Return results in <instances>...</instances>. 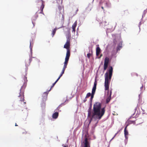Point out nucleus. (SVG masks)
Here are the masks:
<instances>
[{
    "label": "nucleus",
    "mask_w": 147,
    "mask_h": 147,
    "mask_svg": "<svg viewBox=\"0 0 147 147\" xmlns=\"http://www.w3.org/2000/svg\"><path fill=\"white\" fill-rule=\"evenodd\" d=\"M101 104L99 102H96L94 105L93 112H91V107L89 108L88 111V116L91 117V119H100L104 114L105 108L101 109Z\"/></svg>",
    "instance_id": "f257e3e1"
},
{
    "label": "nucleus",
    "mask_w": 147,
    "mask_h": 147,
    "mask_svg": "<svg viewBox=\"0 0 147 147\" xmlns=\"http://www.w3.org/2000/svg\"><path fill=\"white\" fill-rule=\"evenodd\" d=\"M24 82L20 89V92L19 93V95L18 96V99L19 100V102L20 105L21 104L24 106L25 107L26 103L24 102V94L25 89L26 86V82L27 81V77L25 76H24Z\"/></svg>",
    "instance_id": "f03ea898"
},
{
    "label": "nucleus",
    "mask_w": 147,
    "mask_h": 147,
    "mask_svg": "<svg viewBox=\"0 0 147 147\" xmlns=\"http://www.w3.org/2000/svg\"><path fill=\"white\" fill-rule=\"evenodd\" d=\"M109 73L106 72L105 75V90H108V94H109V86L110 81L112 75L113 68L112 67H111L110 69L109 70Z\"/></svg>",
    "instance_id": "7ed1b4c3"
},
{
    "label": "nucleus",
    "mask_w": 147,
    "mask_h": 147,
    "mask_svg": "<svg viewBox=\"0 0 147 147\" xmlns=\"http://www.w3.org/2000/svg\"><path fill=\"white\" fill-rule=\"evenodd\" d=\"M70 46V39L68 38H67L66 43L64 45V47L67 49V51L66 56L65 59V61L64 62V66L67 67L68 64L70 56V51L69 49Z\"/></svg>",
    "instance_id": "20e7f679"
},
{
    "label": "nucleus",
    "mask_w": 147,
    "mask_h": 147,
    "mask_svg": "<svg viewBox=\"0 0 147 147\" xmlns=\"http://www.w3.org/2000/svg\"><path fill=\"white\" fill-rule=\"evenodd\" d=\"M99 4L103 10L104 8H109L111 6V4L109 0H101Z\"/></svg>",
    "instance_id": "39448f33"
},
{
    "label": "nucleus",
    "mask_w": 147,
    "mask_h": 147,
    "mask_svg": "<svg viewBox=\"0 0 147 147\" xmlns=\"http://www.w3.org/2000/svg\"><path fill=\"white\" fill-rule=\"evenodd\" d=\"M97 84V82L96 80L95 79V80L94 83V86H93V87L92 89L91 95V98H90V100H91V102L92 101V99L94 97V94L95 93L96 89Z\"/></svg>",
    "instance_id": "423d86ee"
},
{
    "label": "nucleus",
    "mask_w": 147,
    "mask_h": 147,
    "mask_svg": "<svg viewBox=\"0 0 147 147\" xmlns=\"http://www.w3.org/2000/svg\"><path fill=\"white\" fill-rule=\"evenodd\" d=\"M111 61V59L108 57H106L104 60V70H106L108 66V65Z\"/></svg>",
    "instance_id": "0eeeda50"
},
{
    "label": "nucleus",
    "mask_w": 147,
    "mask_h": 147,
    "mask_svg": "<svg viewBox=\"0 0 147 147\" xmlns=\"http://www.w3.org/2000/svg\"><path fill=\"white\" fill-rule=\"evenodd\" d=\"M66 67H67L63 66V67L62 71H61V74H60L59 77L57 79V80L53 84L52 86H51V88L49 91H50L51 90V88H52L54 86V85L56 84V83L58 81V80L60 79V78L62 76L63 74H64V71H65V69L66 68Z\"/></svg>",
    "instance_id": "6e6552de"
},
{
    "label": "nucleus",
    "mask_w": 147,
    "mask_h": 147,
    "mask_svg": "<svg viewBox=\"0 0 147 147\" xmlns=\"http://www.w3.org/2000/svg\"><path fill=\"white\" fill-rule=\"evenodd\" d=\"M36 3H40L41 4V6L40 8V9L41 10V11L40 12V13L44 15L43 12V10L45 7V2L42 0H38L36 1Z\"/></svg>",
    "instance_id": "1a4fd4ad"
},
{
    "label": "nucleus",
    "mask_w": 147,
    "mask_h": 147,
    "mask_svg": "<svg viewBox=\"0 0 147 147\" xmlns=\"http://www.w3.org/2000/svg\"><path fill=\"white\" fill-rule=\"evenodd\" d=\"M58 9L60 12L59 15V18L61 20H63L64 18V15L62 13H61L60 11L62 9V7L60 5H59L58 7Z\"/></svg>",
    "instance_id": "9d476101"
},
{
    "label": "nucleus",
    "mask_w": 147,
    "mask_h": 147,
    "mask_svg": "<svg viewBox=\"0 0 147 147\" xmlns=\"http://www.w3.org/2000/svg\"><path fill=\"white\" fill-rule=\"evenodd\" d=\"M83 143L84 144V147H90L87 138H85Z\"/></svg>",
    "instance_id": "9b49d317"
},
{
    "label": "nucleus",
    "mask_w": 147,
    "mask_h": 147,
    "mask_svg": "<svg viewBox=\"0 0 147 147\" xmlns=\"http://www.w3.org/2000/svg\"><path fill=\"white\" fill-rule=\"evenodd\" d=\"M83 143L84 144V147H90L87 138H85Z\"/></svg>",
    "instance_id": "f8f14e48"
},
{
    "label": "nucleus",
    "mask_w": 147,
    "mask_h": 147,
    "mask_svg": "<svg viewBox=\"0 0 147 147\" xmlns=\"http://www.w3.org/2000/svg\"><path fill=\"white\" fill-rule=\"evenodd\" d=\"M128 125L129 124H127L124 129V135L126 139H127L128 138L127 136L128 135V131L127 130V128Z\"/></svg>",
    "instance_id": "ddd939ff"
},
{
    "label": "nucleus",
    "mask_w": 147,
    "mask_h": 147,
    "mask_svg": "<svg viewBox=\"0 0 147 147\" xmlns=\"http://www.w3.org/2000/svg\"><path fill=\"white\" fill-rule=\"evenodd\" d=\"M77 21H76L72 26V28L73 29L72 32H74V33H75V32L76 28L77 25Z\"/></svg>",
    "instance_id": "4468645a"
},
{
    "label": "nucleus",
    "mask_w": 147,
    "mask_h": 147,
    "mask_svg": "<svg viewBox=\"0 0 147 147\" xmlns=\"http://www.w3.org/2000/svg\"><path fill=\"white\" fill-rule=\"evenodd\" d=\"M112 92V90H110L109 95L106 99V102L107 103H108L111 99Z\"/></svg>",
    "instance_id": "2eb2a0df"
},
{
    "label": "nucleus",
    "mask_w": 147,
    "mask_h": 147,
    "mask_svg": "<svg viewBox=\"0 0 147 147\" xmlns=\"http://www.w3.org/2000/svg\"><path fill=\"white\" fill-rule=\"evenodd\" d=\"M101 52V49L99 47H96V54L97 56L99 55Z\"/></svg>",
    "instance_id": "dca6fc26"
},
{
    "label": "nucleus",
    "mask_w": 147,
    "mask_h": 147,
    "mask_svg": "<svg viewBox=\"0 0 147 147\" xmlns=\"http://www.w3.org/2000/svg\"><path fill=\"white\" fill-rule=\"evenodd\" d=\"M32 58H30L29 60L26 61V67H28L30 65V63L32 60Z\"/></svg>",
    "instance_id": "f3484780"
},
{
    "label": "nucleus",
    "mask_w": 147,
    "mask_h": 147,
    "mask_svg": "<svg viewBox=\"0 0 147 147\" xmlns=\"http://www.w3.org/2000/svg\"><path fill=\"white\" fill-rule=\"evenodd\" d=\"M59 113L58 112H56L54 113L52 115V117L54 119H56L58 116Z\"/></svg>",
    "instance_id": "a211bd4d"
},
{
    "label": "nucleus",
    "mask_w": 147,
    "mask_h": 147,
    "mask_svg": "<svg viewBox=\"0 0 147 147\" xmlns=\"http://www.w3.org/2000/svg\"><path fill=\"white\" fill-rule=\"evenodd\" d=\"M92 7V5L90 4L88 5V7L86 8V9L88 11L91 10Z\"/></svg>",
    "instance_id": "6ab92c4d"
},
{
    "label": "nucleus",
    "mask_w": 147,
    "mask_h": 147,
    "mask_svg": "<svg viewBox=\"0 0 147 147\" xmlns=\"http://www.w3.org/2000/svg\"><path fill=\"white\" fill-rule=\"evenodd\" d=\"M45 103H42L41 104V108L42 111H44L45 110Z\"/></svg>",
    "instance_id": "aec40b11"
},
{
    "label": "nucleus",
    "mask_w": 147,
    "mask_h": 147,
    "mask_svg": "<svg viewBox=\"0 0 147 147\" xmlns=\"http://www.w3.org/2000/svg\"><path fill=\"white\" fill-rule=\"evenodd\" d=\"M122 44L120 43L118 45L117 48V51H119L122 48Z\"/></svg>",
    "instance_id": "412c9836"
},
{
    "label": "nucleus",
    "mask_w": 147,
    "mask_h": 147,
    "mask_svg": "<svg viewBox=\"0 0 147 147\" xmlns=\"http://www.w3.org/2000/svg\"><path fill=\"white\" fill-rule=\"evenodd\" d=\"M127 123L128 124H129V125L131 124H135L136 123V121H135L129 120L127 122Z\"/></svg>",
    "instance_id": "4be33fe9"
},
{
    "label": "nucleus",
    "mask_w": 147,
    "mask_h": 147,
    "mask_svg": "<svg viewBox=\"0 0 147 147\" xmlns=\"http://www.w3.org/2000/svg\"><path fill=\"white\" fill-rule=\"evenodd\" d=\"M122 14L123 15H127L129 14V12L128 10H126L123 12Z\"/></svg>",
    "instance_id": "5701e85b"
},
{
    "label": "nucleus",
    "mask_w": 147,
    "mask_h": 147,
    "mask_svg": "<svg viewBox=\"0 0 147 147\" xmlns=\"http://www.w3.org/2000/svg\"><path fill=\"white\" fill-rule=\"evenodd\" d=\"M56 30H57L56 28H55L53 30L52 33V37H53V36L55 34V33Z\"/></svg>",
    "instance_id": "b1692460"
},
{
    "label": "nucleus",
    "mask_w": 147,
    "mask_h": 147,
    "mask_svg": "<svg viewBox=\"0 0 147 147\" xmlns=\"http://www.w3.org/2000/svg\"><path fill=\"white\" fill-rule=\"evenodd\" d=\"M57 3L59 4H61L62 3L63 0H56Z\"/></svg>",
    "instance_id": "393cba45"
},
{
    "label": "nucleus",
    "mask_w": 147,
    "mask_h": 147,
    "mask_svg": "<svg viewBox=\"0 0 147 147\" xmlns=\"http://www.w3.org/2000/svg\"><path fill=\"white\" fill-rule=\"evenodd\" d=\"M91 94L89 92L86 95V98H87L89 97H90V96H91Z\"/></svg>",
    "instance_id": "a878e982"
},
{
    "label": "nucleus",
    "mask_w": 147,
    "mask_h": 147,
    "mask_svg": "<svg viewBox=\"0 0 147 147\" xmlns=\"http://www.w3.org/2000/svg\"><path fill=\"white\" fill-rule=\"evenodd\" d=\"M92 54L89 53L87 54V57L89 59L90 58V56L92 55Z\"/></svg>",
    "instance_id": "bb28decb"
},
{
    "label": "nucleus",
    "mask_w": 147,
    "mask_h": 147,
    "mask_svg": "<svg viewBox=\"0 0 147 147\" xmlns=\"http://www.w3.org/2000/svg\"><path fill=\"white\" fill-rule=\"evenodd\" d=\"M65 104L64 103H62L57 108V109L59 110V109L60 108V107H61L62 105H65Z\"/></svg>",
    "instance_id": "cd10ccee"
},
{
    "label": "nucleus",
    "mask_w": 147,
    "mask_h": 147,
    "mask_svg": "<svg viewBox=\"0 0 147 147\" xmlns=\"http://www.w3.org/2000/svg\"><path fill=\"white\" fill-rule=\"evenodd\" d=\"M86 98H86V97H85V98L84 99V100H83L84 102H85L87 100Z\"/></svg>",
    "instance_id": "c85d7f7f"
},
{
    "label": "nucleus",
    "mask_w": 147,
    "mask_h": 147,
    "mask_svg": "<svg viewBox=\"0 0 147 147\" xmlns=\"http://www.w3.org/2000/svg\"><path fill=\"white\" fill-rule=\"evenodd\" d=\"M31 42H30V50H32V47H31Z\"/></svg>",
    "instance_id": "c756f323"
},
{
    "label": "nucleus",
    "mask_w": 147,
    "mask_h": 147,
    "mask_svg": "<svg viewBox=\"0 0 147 147\" xmlns=\"http://www.w3.org/2000/svg\"><path fill=\"white\" fill-rule=\"evenodd\" d=\"M78 8H77L76 10V14L77 13V12L78 11Z\"/></svg>",
    "instance_id": "7c9ffc66"
},
{
    "label": "nucleus",
    "mask_w": 147,
    "mask_h": 147,
    "mask_svg": "<svg viewBox=\"0 0 147 147\" xmlns=\"http://www.w3.org/2000/svg\"><path fill=\"white\" fill-rule=\"evenodd\" d=\"M102 54H101L100 56L98 58L99 59H100L101 58V57L102 56Z\"/></svg>",
    "instance_id": "2f4dec72"
},
{
    "label": "nucleus",
    "mask_w": 147,
    "mask_h": 147,
    "mask_svg": "<svg viewBox=\"0 0 147 147\" xmlns=\"http://www.w3.org/2000/svg\"><path fill=\"white\" fill-rule=\"evenodd\" d=\"M44 94H45L46 95V96H47V93H46V92H45V93H44Z\"/></svg>",
    "instance_id": "473e14b6"
},
{
    "label": "nucleus",
    "mask_w": 147,
    "mask_h": 147,
    "mask_svg": "<svg viewBox=\"0 0 147 147\" xmlns=\"http://www.w3.org/2000/svg\"><path fill=\"white\" fill-rule=\"evenodd\" d=\"M119 132H117L115 135L114 136H116V135L118 134V133Z\"/></svg>",
    "instance_id": "72a5a7b5"
},
{
    "label": "nucleus",
    "mask_w": 147,
    "mask_h": 147,
    "mask_svg": "<svg viewBox=\"0 0 147 147\" xmlns=\"http://www.w3.org/2000/svg\"><path fill=\"white\" fill-rule=\"evenodd\" d=\"M63 147H68L67 146H65Z\"/></svg>",
    "instance_id": "f704fd0d"
},
{
    "label": "nucleus",
    "mask_w": 147,
    "mask_h": 147,
    "mask_svg": "<svg viewBox=\"0 0 147 147\" xmlns=\"http://www.w3.org/2000/svg\"><path fill=\"white\" fill-rule=\"evenodd\" d=\"M143 88V86H142L141 87V88H141V89H142V88Z\"/></svg>",
    "instance_id": "c9c22d12"
},
{
    "label": "nucleus",
    "mask_w": 147,
    "mask_h": 147,
    "mask_svg": "<svg viewBox=\"0 0 147 147\" xmlns=\"http://www.w3.org/2000/svg\"><path fill=\"white\" fill-rule=\"evenodd\" d=\"M15 126H18L17 125L16 123V124H15Z\"/></svg>",
    "instance_id": "e433bc0d"
},
{
    "label": "nucleus",
    "mask_w": 147,
    "mask_h": 147,
    "mask_svg": "<svg viewBox=\"0 0 147 147\" xmlns=\"http://www.w3.org/2000/svg\"><path fill=\"white\" fill-rule=\"evenodd\" d=\"M138 121V120H136V121Z\"/></svg>",
    "instance_id": "4c0bfd02"
},
{
    "label": "nucleus",
    "mask_w": 147,
    "mask_h": 147,
    "mask_svg": "<svg viewBox=\"0 0 147 147\" xmlns=\"http://www.w3.org/2000/svg\"><path fill=\"white\" fill-rule=\"evenodd\" d=\"M93 1H94V0H93Z\"/></svg>",
    "instance_id": "58836bf2"
}]
</instances>
